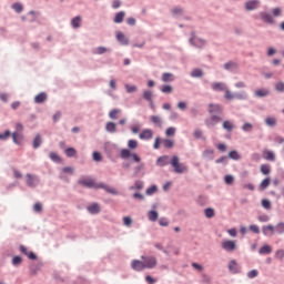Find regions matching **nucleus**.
<instances>
[{"label":"nucleus","mask_w":284,"mask_h":284,"mask_svg":"<svg viewBox=\"0 0 284 284\" xmlns=\"http://www.w3.org/2000/svg\"><path fill=\"white\" fill-rule=\"evenodd\" d=\"M211 89L213 90V92H225L224 98L226 99V101L234 100V94H232V91H230L225 82H213L211 84Z\"/></svg>","instance_id":"nucleus-1"},{"label":"nucleus","mask_w":284,"mask_h":284,"mask_svg":"<svg viewBox=\"0 0 284 284\" xmlns=\"http://www.w3.org/2000/svg\"><path fill=\"white\" fill-rule=\"evenodd\" d=\"M170 164L175 174H185V172H187V165L181 163L178 155L172 156Z\"/></svg>","instance_id":"nucleus-2"},{"label":"nucleus","mask_w":284,"mask_h":284,"mask_svg":"<svg viewBox=\"0 0 284 284\" xmlns=\"http://www.w3.org/2000/svg\"><path fill=\"white\" fill-rule=\"evenodd\" d=\"M120 158L124 161L132 158L134 163H141V156H139V154L136 153H132V151H130L129 149H122L120 151Z\"/></svg>","instance_id":"nucleus-3"},{"label":"nucleus","mask_w":284,"mask_h":284,"mask_svg":"<svg viewBox=\"0 0 284 284\" xmlns=\"http://www.w3.org/2000/svg\"><path fill=\"white\" fill-rule=\"evenodd\" d=\"M104 152L108 156V159H114V154L119 152V145L112 143V142H105L104 143Z\"/></svg>","instance_id":"nucleus-4"},{"label":"nucleus","mask_w":284,"mask_h":284,"mask_svg":"<svg viewBox=\"0 0 284 284\" xmlns=\"http://www.w3.org/2000/svg\"><path fill=\"white\" fill-rule=\"evenodd\" d=\"M141 258L144 263V270H154V267H156V265L159 263L156 257H154V256L142 255Z\"/></svg>","instance_id":"nucleus-5"},{"label":"nucleus","mask_w":284,"mask_h":284,"mask_svg":"<svg viewBox=\"0 0 284 284\" xmlns=\"http://www.w3.org/2000/svg\"><path fill=\"white\" fill-rule=\"evenodd\" d=\"M261 8V0H247L244 2V10L246 12H254Z\"/></svg>","instance_id":"nucleus-6"},{"label":"nucleus","mask_w":284,"mask_h":284,"mask_svg":"<svg viewBox=\"0 0 284 284\" xmlns=\"http://www.w3.org/2000/svg\"><path fill=\"white\" fill-rule=\"evenodd\" d=\"M26 178L28 187L34 189L38 187L39 183H41V179L39 178V175L28 173Z\"/></svg>","instance_id":"nucleus-7"},{"label":"nucleus","mask_w":284,"mask_h":284,"mask_svg":"<svg viewBox=\"0 0 284 284\" xmlns=\"http://www.w3.org/2000/svg\"><path fill=\"white\" fill-rule=\"evenodd\" d=\"M222 250H224V252H234V250H236V241L224 240L222 242Z\"/></svg>","instance_id":"nucleus-8"},{"label":"nucleus","mask_w":284,"mask_h":284,"mask_svg":"<svg viewBox=\"0 0 284 284\" xmlns=\"http://www.w3.org/2000/svg\"><path fill=\"white\" fill-rule=\"evenodd\" d=\"M79 185H82L83 187H88L89 190H92V187H97V183H94V180L90 178H81L78 181Z\"/></svg>","instance_id":"nucleus-9"},{"label":"nucleus","mask_w":284,"mask_h":284,"mask_svg":"<svg viewBox=\"0 0 284 284\" xmlns=\"http://www.w3.org/2000/svg\"><path fill=\"white\" fill-rule=\"evenodd\" d=\"M97 187L100 190H104L105 192H108V194H112L113 196L119 195V191L116 189H114L105 183H99L97 185Z\"/></svg>","instance_id":"nucleus-10"},{"label":"nucleus","mask_w":284,"mask_h":284,"mask_svg":"<svg viewBox=\"0 0 284 284\" xmlns=\"http://www.w3.org/2000/svg\"><path fill=\"white\" fill-rule=\"evenodd\" d=\"M152 136H154V132L152 131V129H144L139 134V139L141 141H150V139H152Z\"/></svg>","instance_id":"nucleus-11"},{"label":"nucleus","mask_w":284,"mask_h":284,"mask_svg":"<svg viewBox=\"0 0 284 284\" xmlns=\"http://www.w3.org/2000/svg\"><path fill=\"white\" fill-rule=\"evenodd\" d=\"M229 272H231V274H240L241 273V266L239 265L236 260H231L229 262Z\"/></svg>","instance_id":"nucleus-12"},{"label":"nucleus","mask_w":284,"mask_h":284,"mask_svg":"<svg viewBox=\"0 0 284 284\" xmlns=\"http://www.w3.org/2000/svg\"><path fill=\"white\" fill-rule=\"evenodd\" d=\"M209 113L210 114H215V115H219V114H223V106H221L220 104H209Z\"/></svg>","instance_id":"nucleus-13"},{"label":"nucleus","mask_w":284,"mask_h":284,"mask_svg":"<svg viewBox=\"0 0 284 284\" xmlns=\"http://www.w3.org/2000/svg\"><path fill=\"white\" fill-rule=\"evenodd\" d=\"M131 267L134 272H143V270H145L144 262L140 260H133L131 262Z\"/></svg>","instance_id":"nucleus-14"},{"label":"nucleus","mask_w":284,"mask_h":284,"mask_svg":"<svg viewBox=\"0 0 284 284\" xmlns=\"http://www.w3.org/2000/svg\"><path fill=\"white\" fill-rule=\"evenodd\" d=\"M254 97H256V99H265V97H270V89L267 88L256 89L254 91Z\"/></svg>","instance_id":"nucleus-15"},{"label":"nucleus","mask_w":284,"mask_h":284,"mask_svg":"<svg viewBox=\"0 0 284 284\" xmlns=\"http://www.w3.org/2000/svg\"><path fill=\"white\" fill-rule=\"evenodd\" d=\"M116 41L120 45H130V39H128L121 31L116 32Z\"/></svg>","instance_id":"nucleus-16"},{"label":"nucleus","mask_w":284,"mask_h":284,"mask_svg":"<svg viewBox=\"0 0 284 284\" xmlns=\"http://www.w3.org/2000/svg\"><path fill=\"white\" fill-rule=\"evenodd\" d=\"M258 17L262 19V21H264V23H274V17H272V13L262 11L258 13Z\"/></svg>","instance_id":"nucleus-17"},{"label":"nucleus","mask_w":284,"mask_h":284,"mask_svg":"<svg viewBox=\"0 0 284 284\" xmlns=\"http://www.w3.org/2000/svg\"><path fill=\"white\" fill-rule=\"evenodd\" d=\"M171 14H172L173 19H179V18L183 17V14H185V9H183L181 7H174L173 9H171Z\"/></svg>","instance_id":"nucleus-18"},{"label":"nucleus","mask_w":284,"mask_h":284,"mask_svg":"<svg viewBox=\"0 0 284 284\" xmlns=\"http://www.w3.org/2000/svg\"><path fill=\"white\" fill-rule=\"evenodd\" d=\"M41 267H43L42 263H33L29 266L31 276H37L39 272H41Z\"/></svg>","instance_id":"nucleus-19"},{"label":"nucleus","mask_w":284,"mask_h":284,"mask_svg":"<svg viewBox=\"0 0 284 284\" xmlns=\"http://www.w3.org/2000/svg\"><path fill=\"white\" fill-rule=\"evenodd\" d=\"M20 252L24 254V256H28L30 261H37V254L32 251L28 252V247L20 245Z\"/></svg>","instance_id":"nucleus-20"},{"label":"nucleus","mask_w":284,"mask_h":284,"mask_svg":"<svg viewBox=\"0 0 284 284\" xmlns=\"http://www.w3.org/2000/svg\"><path fill=\"white\" fill-rule=\"evenodd\" d=\"M190 43L191 45H194V48H205V40L200 38H191Z\"/></svg>","instance_id":"nucleus-21"},{"label":"nucleus","mask_w":284,"mask_h":284,"mask_svg":"<svg viewBox=\"0 0 284 284\" xmlns=\"http://www.w3.org/2000/svg\"><path fill=\"white\" fill-rule=\"evenodd\" d=\"M262 234L264 236H274V225L268 224V225L262 226Z\"/></svg>","instance_id":"nucleus-22"},{"label":"nucleus","mask_w":284,"mask_h":284,"mask_svg":"<svg viewBox=\"0 0 284 284\" xmlns=\"http://www.w3.org/2000/svg\"><path fill=\"white\" fill-rule=\"evenodd\" d=\"M89 214H99L101 212V205L94 202L91 205L87 206Z\"/></svg>","instance_id":"nucleus-23"},{"label":"nucleus","mask_w":284,"mask_h":284,"mask_svg":"<svg viewBox=\"0 0 284 284\" xmlns=\"http://www.w3.org/2000/svg\"><path fill=\"white\" fill-rule=\"evenodd\" d=\"M156 165H159L160 168H165V165H170V156L162 155L158 158Z\"/></svg>","instance_id":"nucleus-24"},{"label":"nucleus","mask_w":284,"mask_h":284,"mask_svg":"<svg viewBox=\"0 0 284 284\" xmlns=\"http://www.w3.org/2000/svg\"><path fill=\"white\" fill-rule=\"evenodd\" d=\"M202 158L205 159V161H214V150L205 149L202 153Z\"/></svg>","instance_id":"nucleus-25"},{"label":"nucleus","mask_w":284,"mask_h":284,"mask_svg":"<svg viewBox=\"0 0 284 284\" xmlns=\"http://www.w3.org/2000/svg\"><path fill=\"white\" fill-rule=\"evenodd\" d=\"M151 123L155 125L156 128H163V119H161L160 115H151L150 116Z\"/></svg>","instance_id":"nucleus-26"},{"label":"nucleus","mask_w":284,"mask_h":284,"mask_svg":"<svg viewBox=\"0 0 284 284\" xmlns=\"http://www.w3.org/2000/svg\"><path fill=\"white\" fill-rule=\"evenodd\" d=\"M224 70H226L227 72H234L239 70V64L234 61H229L224 64Z\"/></svg>","instance_id":"nucleus-27"},{"label":"nucleus","mask_w":284,"mask_h":284,"mask_svg":"<svg viewBox=\"0 0 284 284\" xmlns=\"http://www.w3.org/2000/svg\"><path fill=\"white\" fill-rule=\"evenodd\" d=\"M81 23H82L81 16H77V17L71 19V27L74 30H79V28H81Z\"/></svg>","instance_id":"nucleus-28"},{"label":"nucleus","mask_w":284,"mask_h":284,"mask_svg":"<svg viewBox=\"0 0 284 284\" xmlns=\"http://www.w3.org/2000/svg\"><path fill=\"white\" fill-rule=\"evenodd\" d=\"M264 122L267 128H276V123H278L275 116H267Z\"/></svg>","instance_id":"nucleus-29"},{"label":"nucleus","mask_w":284,"mask_h":284,"mask_svg":"<svg viewBox=\"0 0 284 284\" xmlns=\"http://www.w3.org/2000/svg\"><path fill=\"white\" fill-rule=\"evenodd\" d=\"M48 101V94L45 92H41L34 97V103H45Z\"/></svg>","instance_id":"nucleus-30"},{"label":"nucleus","mask_w":284,"mask_h":284,"mask_svg":"<svg viewBox=\"0 0 284 284\" xmlns=\"http://www.w3.org/2000/svg\"><path fill=\"white\" fill-rule=\"evenodd\" d=\"M142 98L144 99V101H148V103H152L154 99V93L150 90H144Z\"/></svg>","instance_id":"nucleus-31"},{"label":"nucleus","mask_w":284,"mask_h":284,"mask_svg":"<svg viewBox=\"0 0 284 284\" xmlns=\"http://www.w3.org/2000/svg\"><path fill=\"white\" fill-rule=\"evenodd\" d=\"M264 159L265 161L274 162L276 161V154L274 153V151H264Z\"/></svg>","instance_id":"nucleus-32"},{"label":"nucleus","mask_w":284,"mask_h":284,"mask_svg":"<svg viewBox=\"0 0 284 284\" xmlns=\"http://www.w3.org/2000/svg\"><path fill=\"white\" fill-rule=\"evenodd\" d=\"M43 143V139H41V134H37L33 139V149L39 150Z\"/></svg>","instance_id":"nucleus-33"},{"label":"nucleus","mask_w":284,"mask_h":284,"mask_svg":"<svg viewBox=\"0 0 284 284\" xmlns=\"http://www.w3.org/2000/svg\"><path fill=\"white\" fill-rule=\"evenodd\" d=\"M233 99H239V101H247V99H250V95L247 94V92L242 91L240 93L233 94Z\"/></svg>","instance_id":"nucleus-34"},{"label":"nucleus","mask_w":284,"mask_h":284,"mask_svg":"<svg viewBox=\"0 0 284 284\" xmlns=\"http://www.w3.org/2000/svg\"><path fill=\"white\" fill-rule=\"evenodd\" d=\"M105 131L109 132V134H114V132H116V123H114V122H106Z\"/></svg>","instance_id":"nucleus-35"},{"label":"nucleus","mask_w":284,"mask_h":284,"mask_svg":"<svg viewBox=\"0 0 284 284\" xmlns=\"http://www.w3.org/2000/svg\"><path fill=\"white\" fill-rule=\"evenodd\" d=\"M148 219H149V221H151V223H156V221H159V212L149 211L148 212Z\"/></svg>","instance_id":"nucleus-36"},{"label":"nucleus","mask_w":284,"mask_h":284,"mask_svg":"<svg viewBox=\"0 0 284 284\" xmlns=\"http://www.w3.org/2000/svg\"><path fill=\"white\" fill-rule=\"evenodd\" d=\"M192 79H201L203 78V69H193L191 72Z\"/></svg>","instance_id":"nucleus-37"},{"label":"nucleus","mask_w":284,"mask_h":284,"mask_svg":"<svg viewBox=\"0 0 284 284\" xmlns=\"http://www.w3.org/2000/svg\"><path fill=\"white\" fill-rule=\"evenodd\" d=\"M123 19H125V12L120 11L115 14L113 21H114V23H123Z\"/></svg>","instance_id":"nucleus-38"},{"label":"nucleus","mask_w":284,"mask_h":284,"mask_svg":"<svg viewBox=\"0 0 284 284\" xmlns=\"http://www.w3.org/2000/svg\"><path fill=\"white\" fill-rule=\"evenodd\" d=\"M270 183H271L270 178L264 179V180L261 182V184H260V186H258V190H260L261 192L267 190V187H270Z\"/></svg>","instance_id":"nucleus-39"},{"label":"nucleus","mask_w":284,"mask_h":284,"mask_svg":"<svg viewBox=\"0 0 284 284\" xmlns=\"http://www.w3.org/2000/svg\"><path fill=\"white\" fill-rule=\"evenodd\" d=\"M274 234H284V222H278L275 226H274Z\"/></svg>","instance_id":"nucleus-40"},{"label":"nucleus","mask_w":284,"mask_h":284,"mask_svg":"<svg viewBox=\"0 0 284 284\" xmlns=\"http://www.w3.org/2000/svg\"><path fill=\"white\" fill-rule=\"evenodd\" d=\"M222 128L226 130V132H232V130H234V123L232 121L226 120L223 122Z\"/></svg>","instance_id":"nucleus-41"},{"label":"nucleus","mask_w":284,"mask_h":284,"mask_svg":"<svg viewBox=\"0 0 284 284\" xmlns=\"http://www.w3.org/2000/svg\"><path fill=\"white\" fill-rule=\"evenodd\" d=\"M162 81H163V83H170V82L174 81V74L163 73L162 74Z\"/></svg>","instance_id":"nucleus-42"},{"label":"nucleus","mask_w":284,"mask_h":284,"mask_svg":"<svg viewBox=\"0 0 284 284\" xmlns=\"http://www.w3.org/2000/svg\"><path fill=\"white\" fill-rule=\"evenodd\" d=\"M12 10H14V12H17L18 14H21L23 12V4H21L20 2H16L11 6Z\"/></svg>","instance_id":"nucleus-43"},{"label":"nucleus","mask_w":284,"mask_h":284,"mask_svg":"<svg viewBox=\"0 0 284 284\" xmlns=\"http://www.w3.org/2000/svg\"><path fill=\"white\" fill-rule=\"evenodd\" d=\"M13 267H19V265H21V263H23V258L19 255L13 256L12 261H11Z\"/></svg>","instance_id":"nucleus-44"},{"label":"nucleus","mask_w":284,"mask_h":284,"mask_svg":"<svg viewBox=\"0 0 284 284\" xmlns=\"http://www.w3.org/2000/svg\"><path fill=\"white\" fill-rule=\"evenodd\" d=\"M105 52H111V51L105 47H98L93 50V54H105Z\"/></svg>","instance_id":"nucleus-45"},{"label":"nucleus","mask_w":284,"mask_h":284,"mask_svg":"<svg viewBox=\"0 0 284 284\" xmlns=\"http://www.w3.org/2000/svg\"><path fill=\"white\" fill-rule=\"evenodd\" d=\"M258 254H272V246L265 244L263 245L260 251Z\"/></svg>","instance_id":"nucleus-46"},{"label":"nucleus","mask_w":284,"mask_h":284,"mask_svg":"<svg viewBox=\"0 0 284 284\" xmlns=\"http://www.w3.org/2000/svg\"><path fill=\"white\" fill-rule=\"evenodd\" d=\"M155 192H159V187L153 184L146 189L145 194L146 196H152V194H155Z\"/></svg>","instance_id":"nucleus-47"},{"label":"nucleus","mask_w":284,"mask_h":284,"mask_svg":"<svg viewBox=\"0 0 284 284\" xmlns=\"http://www.w3.org/2000/svg\"><path fill=\"white\" fill-rule=\"evenodd\" d=\"M65 155L68 156V159H72V156H77V149L74 148H68L65 149Z\"/></svg>","instance_id":"nucleus-48"},{"label":"nucleus","mask_w":284,"mask_h":284,"mask_svg":"<svg viewBox=\"0 0 284 284\" xmlns=\"http://www.w3.org/2000/svg\"><path fill=\"white\" fill-rule=\"evenodd\" d=\"M160 90L161 92H163V94H172L174 89L172 88V85L165 84L162 88H160Z\"/></svg>","instance_id":"nucleus-49"},{"label":"nucleus","mask_w":284,"mask_h":284,"mask_svg":"<svg viewBox=\"0 0 284 284\" xmlns=\"http://www.w3.org/2000/svg\"><path fill=\"white\" fill-rule=\"evenodd\" d=\"M194 139H202V141H205V136H203V131L201 129H195L193 131Z\"/></svg>","instance_id":"nucleus-50"},{"label":"nucleus","mask_w":284,"mask_h":284,"mask_svg":"<svg viewBox=\"0 0 284 284\" xmlns=\"http://www.w3.org/2000/svg\"><path fill=\"white\" fill-rule=\"evenodd\" d=\"M49 158L53 161V163H61V156H59L57 152H50Z\"/></svg>","instance_id":"nucleus-51"},{"label":"nucleus","mask_w":284,"mask_h":284,"mask_svg":"<svg viewBox=\"0 0 284 284\" xmlns=\"http://www.w3.org/2000/svg\"><path fill=\"white\" fill-rule=\"evenodd\" d=\"M229 159H232L233 161H240L241 154H239V151L234 150L229 153Z\"/></svg>","instance_id":"nucleus-52"},{"label":"nucleus","mask_w":284,"mask_h":284,"mask_svg":"<svg viewBox=\"0 0 284 284\" xmlns=\"http://www.w3.org/2000/svg\"><path fill=\"white\" fill-rule=\"evenodd\" d=\"M252 130H254V124L250 123V122H245L242 125V131L243 132H252Z\"/></svg>","instance_id":"nucleus-53"},{"label":"nucleus","mask_w":284,"mask_h":284,"mask_svg":"<svg viewBox=\"0 0 284 284\" xmlns=\"http://www.w3.org/2000/svg\"><path fill=\"white\" fill-rule=\"evenodd\" d=\"M163 145L166 150H172V148H174V141L165 139L163 140Z\"/></svg>","instance_id":"nucleus-54"},{"label":"nucleus","mask_w":284,"mask_h":284,"mask_svg":"<svg viewBox=\"0 0 284 284\" xmlns=\"http://www.w3.org/2000/svg\"><path fill=\"white\" fill-rule=\"evenodd\" d=\"M128 148L129 150H136L139 148V142L136 140H129Z\"/></svg>","instance_id":"nucleus-55"},{"label":"nucleus","mask_w":284,"mask_h":284,"mask_svg":"<svg viewBox=\"0 0 284 284\" xmlns=\"http://www.w3.org/2000/svg\"><path fill=\"white\" fill-rule=\"evenodd\" d=\"M12 136V132L10 130H6V132L0 133V141H8Z\"/></svg>","instance_id":"nucleus-56"},{"label":"nucleus","mask_w":284,"mask_h":284,"mask_svg":"<svg viewBox=\"0 0 284 284\" xmlns=\"http://www.w3.org/2000/svg\"><path fill=\"white\" fill-rule=\"evenodd\" d=\"M275 92H278L280 94H282L284 92V82L280 81L275 84Z\"/></svg>","instance_id":"nucleus-57"},{"label":"nucleus","mask_w":284,"mask_h":284,"mask_svg":"<svg viewBox=\"0 0 284 284\" xmlns=\"http://www.w3.org/2000/svg\"><path fill=\"white\" fill-rule=\"evenodd\" d=\"M159 225L161 227H168V225H170V220H168V217H160Z\"/></svg>","instance_id":"nucleus-58"},{"label":"nucleus","mask_w":284,"mask_h":284,"mask_svg":"<svg viewBox=\"0 0 284 284\" xmlns=\"http://www.w3.org/2000/svg\"><path fill=\"white\" fill-rule=\"evenodd\" d=\"M262 207H264V210H272V202H270V200H267V199H263Z\"/></svg>","instance_id":"nucleus-59"},{"label":"nucleus","mask_w":284,"mask_h":284,"mask_svg":"<svg viewBox=\"0 0 284 284\" xmlns=\"http://www.w3.org/2000/svg\"><path fill=\"white\" fill-rule=\"evenodd\" d=\"M204 214H205L206 219H212L214 216V209H212V207L205 209Z\"/></svg>","instance_id":"nucleus-60"},{"label":"nucleus","mask_w":284,"mask_h":284,"mask_svg":"<svg viewBox=\"0 0 284 284\" xmlns=\"http://www.w3.org/2000/svg\"><path fill=\"white\" fill-rule=\"evenodd\" d=\"M275 258H277V261H283V258H284V250L283 248L277 250L275 252Z\"/></svg>","instance_id":"nucleus-61"},{"label":"nucleus","mask_w":284,"mask_h":284,"mask_svg":"<svg viewBox=\"0 0 284 284\" xmlns=\"http://www.w3.org/2000/svg\"><path fill=\"white\" fill-rule=\"evenodd\" d=\"M260 170H261L262 174H264V175H267L271 172L270 165H267V164H262Z\"/></svg>","instance_id":"nucleus-62"},{"label":"nucleus","mask_w":284,"mask_h":284,"mask_svg":"<svg viewBox=\"0 0 284 284\" xmlns=\"http://www.w3.org/2000/svg\"><path fill=\"white\" fill-rule=\"evenodd\" d=\"M224 183H226V185H232V183H234V176L233 175H225L224 176Z\"/></svg>","instance_id":"nucleus-63"},{"label":"nucleus","mask_w":284,"mask_h":284,"mask_svg":"<svg viewBox=\"0 0 284 284\" xmlns=\"http://www.w3.org/2000/svg\"><path fill=\"white\" fill-rule=\"evenodd\" d=\"M119 112H121V110L119 109L111 110L109 113L110 119L116 120V115L119 114Z\"/></svg>","instance_id":"nucleus-64"}]
</instances>
